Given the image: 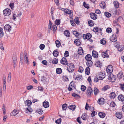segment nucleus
<instances>
[{
	"instance_id": "nucleus-4",
	"label": "nucleus",
	"mask_w": 124,
	"mask_h": 124,
	"mask_svg": "<svg viewBox=\"0 0 124 124\" xmlns=\"http://www.w3.org/2000/svg\"><path fill=\"white\" fill-rule=\"evenodd\" d=\"M86 93L88 97H90V96L93 94V90L90 87H88Z\"/></svg>"
},
{
	"instance_id": "nucleus-18",
	"label": "nucleus",
	"mask_w": 124,
	"mask_h": 124,
	"mask_svg": "<svg viewBox=\"0 0 124 124\" xmlns=\"http://www.w3.org/2000/svg\"><path fill=\"white\" fill-rule=\"evenodd\" d=\"M43 106L45 108L48 107L49 106V102L47 101H45L43 103Z\"/></svg>"
},
{
	"instance_id": "nucleus-50",
	"label": "nucleus",
	"mask_w": 124,
	"mask_h": 124,
	"mask_svg": "<svg viewBox=\"0 0 124 124\" xmlns=\"http://www.w3.org/2000/svg\"><path fill=\"white\" fill-rule=\"evenodd\" d=\"M105 15L107 17H109L111 16V14L108 12H106L104 13Z\"/></svg>"
},
{
	"instance_id": "nucleus-42",
	"label": "nucleus",
	"mask_w": 124,
	"mask_h": 124,
	"mask_svg": "<svg viewBox=\"0 0 124 124\" xmlns=\"http://www.w3.org/2000/svg\"><path fill=\"white\" fill-rule=\"evenodd\" d=\"M58 60L56 58H54L53 60L52 63L53 64H56L58 63Z\"/></svg>"
},
{
	"instance_id": "nucleus-9",
	"label": "nucleus",
	"mask_w": 124,
	"mask_h": 124,
	"mask_svg": "<svg viewBox=\"0 0 124 124\" xmlns=\"http://www.w3.org/2000/svg\"><path fill=\"white\" fill-rule=\"evenodd\" d=\"M105 75L104 73L100 72L98 75V78L99 80H102L105 78Z\"/></svg>"
},
{
	"instance_id": "nucleus-55",
	"label": "nucleus",
	"mask_w": 124,
	"mask_h": 124,
	"mask_svg": "<svg viewBox=\"0 0 124 124\" xmlns=\"http://www.w3.org/2000/svg\"><path fill=\"white\" fill-rule=\"evenodd\" d=\"M74 20L75 22L77 24H78L80 23L79 22L78 20V17H77L76 18H75V19Z\"/></svg>"
},
{
	"instance_id": "nucleus-59",
	"label": "nucleus",
	"mask_w": 124,
	"mask_h": 124,
	"mask_svg": "<svg viewBox=\"0 0 124 124\" xmlns=\"http://www.w3.org/2000/svg\"><path fill=\"white\" fill-rule=\"evenodd\" d=\"M64 56L65 57H67L69 56V52L68 51H65L64 54Z\"/></svg>"
},
{
	"instance_id": "nucleus-62",
	"label": "nucleus",
	"mask_w": 124,
	"mask_h": 124,
	"mask_svg": "<svg viewBox=\"0 0 124 124\" xmlns=\"http://www.w3.org/2000/svg\"><path fill=\"white\" fill-rule=\"evenodd\" d=\"M42 63L44 65H46L47 64V62L46 60H44L42 61Z\"/></svg>"
},
{
	"instance_id": "nucleus-38",
	"label": "nucleus",
	"mask_w": 124,
	"mask_h": 124,
	"mask_svg": "<svg viewBox=\"0 0 124 124\" xmlns=\"http://www.w3.org/2000/svg\"><path fill=\"white\" fill-rule=\"evenodd\" d=\"M105 2H102L100 4V6L102 8H105Z\"/></svg>"
},
{
	"instance_id": "nucleus-64",
	"label": "nucleus",
	"mask_w": 124,
	"mask_h": 124,
	"mask_svg": "<svg viewBox=\"0 0 124 124\" xmlns=\"http://www.w3.org/2000/svg\"><path fill=\"white\" fill-rule=\"evenodd\" d=\"M61 121V119H59L55 121V123L57 124H60Z\"/></svg>"
},
{
	"instance_id": "nucleus-44",
	"label": "nucleus",
	"mask_w": 124,
	"mask_h": 124,
	"mask_svg": "<svg viewBox=\"0 0 124 124\" xmlns=\"http://www.w3.org/2000/svg\"><path fill=\"white\" fill-rule=\"evenodd\" d=\"M93 62L91 61H88V62H86V64L87 66L89 67L91 66L93 64Z\"/></svg>"
},
{
	"instance_id": "nucleus-6",
	"label": "nucleus",
	"mask_w": 124,
	"mask_h": 124,
	"mask_svg": "<svg viewBox=\"0 0 124 124\" xmlns=\"http://www.w3.org/2000/svg\"><path fill=\"white\" fill-rule=\"evenodd\" d=\"M11 13L10 10L8 8L5 9L3 11V14L5 16H8L10 15Z\"/></svg>"
},
{
	"instance_id": "nucleus-22",
	"label": "nucleus",
	"mask_w": 124,
	"mask_h": 124,
	"mask_svg": "<svg viewBox=\"0 0 124 124\" xmlns=\"http://www.w3.org/2000/svg\"><path fill=\"white\" fill-rule=\"evenodd\" d=\"M95 65L96 66L100 67L102 65V63L100 61L98 60H97L95 63Z\"/></svg>"
},
{
	"instance_id": "nucleus-52",
	"label": "nucleus",
	"mask_w": 124,
	"mask_h": 124,
	"mask_svg": "<svg viewBox=\"0 0 124 124\" xmlns=\"http://www.w3.org/2000/svg\"><path fill=\"white\" fill-rule=\"evenodd\" d=\"M120 86V88L122 90H124V84H119Z\"/></svg>"
},
{
	"instance_id": "nucleus-63",
	"label": "nucleus",
	"mask_w": 124,
	"mask_h": 124,
	"mask_svg": "<svg viewBox=\"0 0 124 124\" xmlns=\"http://www.w3.org/2000/svg\"><path fill=\"white\" fill-rule=\"evenodd\" d=\"M82 78V76L80 75H78L76 77V78L78 80H79Z\"/></svg>"
},
{
	"instance_id": "nucleus-46",
	"label": "nucleus",
	"mask_w": 124,
	"mask_h": 124,
	"mask_svg": "<svg viewBox=\"0 0 124 124\" xmlns=\"http://www.w3.org/2000/svg\"><path fill=\"white\" fill-rule=\"evenodd\" d=\"M67 105L66 103L62 105V108L63 110H66V109Z\"/></svg>"
},
{
	"instance_id": "nucleus-7",
	"label": "nucleus",
	"mask_w": 124,
	"mask_h": 124,
	"mask_svg": "<svg viewBox=\"0 0 124 124\" xmlns=\"http://www.w3.org/2000/svg\"><path fill=\"white\" fill-rule=\"evenodd\" d=\"M83 37L84 39H90L92 37V35L90 33H88L86 34H83Z\"/></svg>"
},
{
	"instance_id": "nucleus-14",
	"label": "nucleus",
	"mask_w": 124,
	"mask_h": 124,
	"mask_svg": "<svg viewBox=\"0 0 124 124\" xmlns=\"http://www.w3.org/2000/svg\"><path fill=\"white\" fill-rule=\"evenodd\" d=\"M25 105L29 107H30L32 104L31 101L30 100H27L25 101Z\"/></svg>"
},
{
	"instance_id": "nucleus-15",
	"label": "nucleus",
	"mask_w": 124,
	"mask_h": 124,
	"mask_svg": "<svg viewBox=\"0 0 124 124\" xmlns=\"http://www.w3.org/2000/svg\"><path fill=\"white\" fill-rule=\"evenodd\" d=\"M98 54L97 52L94 50L92 51V56L93 57L97 58L98 57Z\"/></svg>"
},
{
	"instance_id": "nucleus-12",
	"label": "nucleus",
	"mask_w": 124,
	"mask_h": 124,
	"mask_svg": "<svg viewBox=\"0 0 124 124\" xmlns=\"http://www.w3.org/2000/svg\"><path fill=\"white\" fill-rule=\"evenodd\" d=\"M118 100L121 101L122 103H124V96L122 94H121L118 97Z\"/></svg>"
},
{
	"instance_id": "nucleus-17",
	"label": "nucleus",
	"mask_w": 124,
	"mask_h": 124,
	"mask_svg": "<svg viewBox=\"0 0 124 124\" xmlns=\"http://www.w3.org/2000/svg\"><path fill=\"white\" fill-rule=\"evenodd\" d=\"M101 55L103 58H108L109 57L107 53V51L102 53L101 54Z\"/></svg>"
},
{
	"instance_id": "nucleus-27",
	"label": "nucleus",
	"mask_w": 124,
	"mask_h": 124,
	"mask_svg": "<svg viewBox=\"0 0 124 124\" xmlns=\"http://www.w3.org/2000/svg\"><path fill=\"white\" fill-rule=\"evenodd\" d=\"M83 50L81 47H79L78 51V53L80 55H82L83 54Z\"/></svg>"
},
{
	"instance_id": "nucleus-29",
	"label": "nucleus",
	"mask_w": 124,
	"mask_h": 124,
	"mask_svg": "<svg viewBox=\"0 0 124 124\" xmlns=\"http://www.w3.org/2000/svg\"><path fill=\"white\" fill-rule=\"evenodd\" d=\"M98 115L100 117L103 118L105 116V114L104 113L100 112L99 113Z\"/></svg>"
},
{
	"instance_id": "nucleus-53",
	"label": "nucleus",
	"mask_w": 124,
	"mask_h": 124,
	"mask_svg": "<svg viewBox=\"0 0 124 124\" xmlns=\"http://www.w3.org/2000/svg\"><path fill=\"white\" fill-rule=\"evenodd\" d=\"M115 105L116 104L114 102L112 101L111 102L110 104V106L111 107H115Z\"/></svg>"
},
{
	"instance_id": "nucleus-20",
	"label": "nucleus",
	"mask_w": 124,
	"mask_h": 124,
	"mask_svg": "<svg viewBox=\"0 0 124 124\" xmlns=\"http://www.w3.org/2000/svg\"><path fill=\"white\" fill-rule=\"evenodd\" d=\"M92 56L90 54H87L85 57V59L87 61H90L92 59Z\"/></svg>"
},
{
	"instance_id": "nucleus-34",
	"label": "nucleus",
	"mask_w": 124,
	"mask_h": 124,
	"mask_svg": "<svg viewBox=\"0 0 124 124\" xmlns=\"http://www.w3.org/2000/svg\"><path fill=\"white\" fill-rule=\"evenodd\" d=\"M115 7L116 8H118L119 7V3L117 1H115L113 2Z\"/></svg>"
},
{
	"instance_id": "nucleus-1",
	"label": "nucleus",
	"mask_w": 124,
	"mask_h": 124,
	"mask_svg": "<svg viewBox=\"0 0 124 124\" xmlns=\"http://www.w3.org/2000/svg\"><path fill=\"white\" fill-rule=\"evenodd\" d=\"M27 62V63L28 64V58L27 55L26 51H25L24 53L23 54L22 53L20 54V61L21 64H22L23 62Z\"/></svg>"
},
{
	"instance_id": "nucleus-3",
	"label": "nucleus",
	"mask_w": 124,
	"mask_h": 124,
	"mask_svg": "<svg viewBox=\"0 0 124 124\" xmlns=\"http://www.w3.org/2000/svg\"><path fill=\"white\" fill-rule=\"evenodd\" d=\"M108 79L111 82H114L116 79L115 76L112 74H110L108 76Z\"/></svg>"
},
{
	"instance_id": "nucleus-31",
	"label": "nucleus",
	"mask_w": 124,
	"mask_h": 124,
	"mask_svg": "<svg viewBox=\"0 0 124 124\" xmlns=\"http://www.w3.org/2000/svg\"><path fill=\"white\" fill-rule=\"evenodd\" d=\"M87 115L85 113L83 114L81 116L82 119L84 120H86L87 118Z\"/></svg>"
},
{
	"instance_id": "nucleus-36",
	"label": "nucleus",
	"mask_w": 124,
	"mask_h": 124,
	"mask_svg": "<svg viewBox=\"0 0 124 124\" xmlns=\"http://www.w3.org/2000/svg\"><path fill=\"white\" fill-rule=\"evenodd\" d=\"M76 106L75 105H72L69 106V108L72 110H74L75 109Z\"/></svg>"
},
{
	"instance_id": "nucleus-33",
	"label": "nucleus",
	"mask_w": 124,
	"mask_h": 124,
	"mask_svg": "<svg viewBox=\"0 0 124 124\" xmlns=\"http://www.w3.org/2000/svg\"><path fill=\"white\" fill-rule=\"evenodd\" d=\"M94 92L95 95H97L99 93L98 89L96 87H94Z\"/></svg>"
},
{
	"instance_id": "nucleus-23",
	"label": "nucleus",
	"mask_w": 124,
	"mask_h": 124,
	"mask_svg": "<svg viewBox=\"0 0 124 124\" xmlns=\"http://www.w3.org/2000/svg\"><path fill=\"white\" fill-rule=\"evenodd\" d=\"M104 99L103 98H101L98 99V102L99 104H104Z\"/></svg>"
},
{
	"instance_id": "nucleus-41",
	"label": "nucleus",
	"mask_w": 124,
	"mask_h": 124,
	"mask_svg": "<svg viewBox=\"0 0 124 124\" xmlns=\"http://www.w3.org/2000/svg\"><path fill=\"white\" fill-rule=\"evenodd\" d=\"M117 49L119 51H122L124 49V46H120L117 48Z\"/></svg>"
},
{
	"instance_id": "nucleus-32",
	"label": "nucleus",
	"mask_w": 124,
	"mask_h": 124,
	"mask_svg": "<svg viewBox=\"0 0 124 124\" xmlns=\"http://www.w3.org/2000/svg\"><path fill=\"white\" fill-rule=\"evenodd\" d=\"M63 11L67 14L70 15L71 13V11L67 8L65 9L64 10H63Z\"/></svg>"
},
{
	"instance_id": "nucleus-58",
	"label": "nucleus",
	"mask_w": 124,
	"mask_h": 124,
	"mask_svg": "<svg viewBox=\"0 0 124 124\" xmlns=\"http://www.w3.org/2000/svg\"><path fill=\"white\" fill-rule=\"evenodd\" d=\"M39 48L41 50H43L45 48V45L43 44H41L40 45Z\"/></svg>"
},
{
	"instance_id": "nucleus-47",
	"label": "nucleus",
	"mask_w": 124,
	"mask_h": 124,
	"mask_svg": "<svg viewBox=\"0 0 124 124\" xmlns=\"http://www.w3.org/2000/svg\"><path fill=\"white\" fill-rule=\"evenodd\" d=\"M3 30L2 28L0 27V36L2 37L4 35V33L3 32Z\"/></svg>"
},
{
	"instance_id": "nucleus-40",
	"label": "nucleus",
	"mask_w": 124,
	"mask_h": 124,
	"mask_svg": "<svg viewBox=\"0 0 124 124\" xmlns=\"http://www.w3.org/2000/svg\"><path fill=\"white\" fill-rule=\"evenodd\" d=\"M52 25V23L50 20H49V23L48 26V32H49V30H51V28Z\"/></svg>"
},
{
	"instance_id": "nucleus-25",
	"label": "nucleus",
	"mask_w": 124,
	"mask_h": 124,
	"mask_svg": "<svg viewBox=\"0 0 124 124\" xmlns=\"http://www.w3.org/2000/svg\"><path fill=\"white\" fill-rule=\"evenodd\" d=\"M116 94L114 92H111L109 94V96L110 98L111 99H114L116 97Z\"/></svg>"
},
{
	"instance_id": "nucleus-45",
	"label": "nucleus",
	"mask_w": 124,
	"mask_h": 124,
	"mask_svg": "<svg viewBox=\"0 0 124 124\" xmlns=\"http://www.w3.org/2000/svg\"><path fill=\"white\" fill-rule=\"evenodd\" d=\"M57 27L55 25H53L52 26V27H51V29L53 31H55L57 30Z\"/></svg>"
},
{
	"instance_id": "nucleus-5",
	"label": "nucleus",
	"mask_w": 124,
	"mask_h": 124,
	"mask_svg": "<svg viewBox=\"0 0 124 124\" xmlns=\"http://www.w3.org/2000/svg\"><path fill=\"white\" fill-rule=\"evenodd\" d=\"M113 70V68L112 66L111 65L108 66L106 69L107 72L110 74H111Z\"/></svg>"
},
{
	"instance_id": "nucleus-30",
	"label": "nucleus",
	"mask_w": 124,
	"mask_h": 124,
	"mask_svg": "<svg viewBox=\"0 0 124 124\" xmlns=\"http://www.w3.org/2000/svg\"><path fill=\"white\" fill-rule=\"evenodd\" d=\"M53 54L54 57H56L58 56L59 53L57 50H55L53 52Z\"/></svg>"
},
{
	"instance_id": "nucleus-35",
	"label": "nucleus",
	"mask_w": 124,
	"mask_h": 124,
	"mask_svg": "<svg viewBox=\"0 0 124 124\" xmlns=\"http://www.w3.org/2000/svg\"><path fill=\"white\" fill-rule=\"evenodd\" d=\"M88 24L90 26H93L94 24L93 21L91 20H89L88 22Z\"/></svg>"
},
{
	"instance_id": "nucleus-48",
	"label": "nucleus",
	"mask_w": 124,
	"mask_h": 124,
	"mask_svg": "<svg viewBox=\"0 0 124 124\" xmlns=\"http://www.w3.org/2000/svg\"><path fill=\"white\" fill-rule=\"evenodd\" d=\"M55 23L57 25H59L60 24V21L59 19H57L55 21Z\"/></svg>"
},
{
	"instance_id": "nucleus-49",
	"label": "nucleus",
	"mask_w": 124,
	"mask_h": 124,
	"mask_svg": "<svg viewBox=\"0 0 124 124\" xmlns=\"http://www.w3.org/2000/svg\"><path fill=\"white\" fill-rule=\"evenodd\" d=\"M100 42L101 44L104 45L106 44V41L104 39H103L100 41Z\"/></svg>"
},
{
	"instance_id": "nucleus-24",
	"label": "nucleus",
	"mask_w": 124,
	"mask_h": 124,
	"mask_svg": "<svg viewBox=\"0 0 124 124\" xmlns=\"http://www.w3.org/2000/svg\"><path fill=\"white\" fill-rule=\"evenodd\" d=\"M74 43L77 46L80 45L81 44L80 40L79 39H75L74 41Z\"/></svg>"
},
{
	"instance_id": "nucleus-39",
	"label": "nucleus",
	"mask_w": 124,
	"mask_h": 124,
	"mask_svg": "<svg viewBox=\"0 0 124 124\" xmlns=\"http://www.w3.org/2000/svg\"><path fill=\"white\" fill-rule=\"evenodd\" d=\"M110 88V87L109 85H106L105 86H104L102 88V90H104V91H106L108 89H109Z\"/></svg>"
},
{
	"instance_id": "nucleus-10",
	"label": "nucleus",
	"mask_w": 124,
	"mask_h": 124,
	"mask_svg": "<svg viewBox=\"0 0 124 124\" xmlns=\"http://www.w3.org/2000/svg\"><path fill=\"white\" fill-rule=\"evenodd\" d=\"M90 16L91 19L93 20H95L97 19V15L95 13H90Z\"/></svg>"
},
{
	"instance_id": "nucleus-11",
	"label": "nucleus",
	"mask_w": 124,
	"mask_h": 124,
	"mask_svg": "<svg viewBox=\"0 0 124 124\" xmlns=\"http://www.w3.org/2000/svg\"><path fill=\"white\" fill-rule=\"evenodd\" d=\"M4 29L5 31L9 32L11 30V27L9 24H6L4 27Z\"/></svg>"
},
{
	"instance_id": "nucleus-61",
	"label": "nucleus",
	"mask_w": 124,
	"mask_h": 124,
	"mask_svg": "<svg viewBox=\"0 0 124 124\" xmlns=\"http://www.w3.org/2000/svg\"><path fill=\"white\" fill-rule=\"evenodd\" d=\"M114 45L117 48L120 46L119 43L118 42L115 43L114 44Z\"/></svg>"
},
{
	"instance_id": "nucleus-2",
	"label": "nucleus",
	"mask_w": 124,
	"mask_h": 124,
	"mask_svg": "<svg viewBox=\"0 0 124 124\" xmlns=\"http://www.w3.org/2000/svg\"><path fill=\"white\" fill-rule=\"evenodd\" d=\"M67 68L69 72L72 73L74 70V65L72 63L69 64L67 66Z\"/></svg>"
},
{
	"instance_id": "nucleus-28",
	"label": "nucleus",
	"mask_w": 124,
	"mask_h": 124,
	"mask_svg": "<svg viewBox=\"0 0 124 124\" xmlns=\"http://www.w3.org/2000/svg\"><path fill=\"white\" fill-rule=\"evenodd\" d=\"M85 73L86 74L89 75L90 72V69L89 67H87L85 69Z\"/></svg>"
},
{
	"instance_id": "nucleus-8",
	"label": "nucleus",
	"mask_w": 124,
	"mask_h": 124,
	"mask_svg": "<svg viewBox=\"0 0 124 124\" xmlns=\"http://www.w3.org/2000/svg\"><path fill=\"white\" fill-rule=\"evenodd\" d=\"M60 63L61 64L66 65L68 64V62L66 59L64 57H63L61 60Z\"/></svg>"
},
{
	"instance_id": "nucleus-21",
	"label": "nucleus",
	"mask_w": 124,
	"mask_h": 124,
	"mask_svg": "<svg viewBox=\"0 0 124 124\" xmlns=\"http://www.w3.org/2000/svg\"><path fill=\"white\" fill-rule=\"evenodd\" d=\"M124 77V75H123V73L122 72H120L117 75V77L120 79H122Z\"/></svg>"
},
{
	"instance_id": "nucleus-19",
	"label": "nucleus",
	"mask_w": 124,
	"mask_h": 124,
	"mask_svg": "<svg viewBox=\"0 0 124 124\" xmlns=\"http://www.w3.org/2000/svg\"><path fill=\"white\" fill-rule=\"evenodd\" d=\"M116 116L119 119H121L122 117V115L121 113L117 112L116 113Z\"/></svg>"
},
{
	"instance_id": "nucleus-43",
	"label": "nucleus",
	"mask_w": 124,
	"mask_h": 124,
	"mask_svg": "<svg viewBox=\"0 0 124 124\" xmlns=\"http://www.w3.org/2000/svg\"><path fill=\"white\" fill-rule=\"evenodd\" d=\"M55 44H56V46L57 47H59L61 46V43L58 40H56Z\"/></svg>"
},
{
	"instance_id": "nucleus-54",
	"label": "nucleus",
	"mask_w": 124,
	"mask_h": 124,
	"mask_svg": "<svg viewBox=\"0 0 124 124\" xmlns=\"http://www.w3.org/2000/svg\"><path fill=\"white\" fill-rule=\"evenodd\" d=\"M83 5L87 9H88L89 8V7L88 5L86 4L85 2H83Z\"/></svg>"
},
{
	"instance_id": "nucleus-13",
	"label": "nucleus",
	"mask_w": 124,
	"mask_h": 124,
	"mask_svg": "<svg viewBox=\"0 0 124 124\" xmlns=\"http://www.w3.org/2000/svg\"><path fill=\"white\" fill-rule=\"evenodd\" d=\"M117 39V37L115 35H113L111 38H110V40L111 41L113 42H115Z\"/></svg>"
},
{
	"instance_id": "nucleus-51",
	"label": "nucleus",
	"mask_w": 124,
	"mask_h": 124,
	"mask_svg": "<svg viewBox=\"0 0 124 124\" xmlns=\"http://www.w3.org/2000/svg\"><path fill=\"white\" fill-rule=\"evenodd\" d=\"M86 87L84 85H82L81 86V90L83 91H84L86 89Z\"/></svg>"
},
{
	"instance_id": "nucleus-16",
	"label": "nucleus",
	"mask_w": 124,
	"mask_h": 124,
	"mask_svg": "<svg viewBox=\"0 0 124 124\" xmlns=\"http://www.w3.org/2000/svg\"><path fill=\"white\" fill-rule=\"evenodd\" d=\"M18 113V112L16 110L14 109L12 111L10 114L11 116H16Z\"/></svg>"
},
{
	"instance_id": "nucleus-26",
	"label": "nucleus",
	"mask_w": 124,
	"mask_h": 124,
	"mask_svg": "<svg viewBox=\"0 0 124 124\" xmlns=\"http://www.w3.org/2000/svg\"><path fill=\"white\" fill-rule=\"evenodd\" d=\"M64 34L67 37H69L70 36V32L68 30H66L65 31Z\"/></svg>"
},
{
	"instance_id": "nucleus-57",
	"label": "nucleus",
	"mask_w": 124,
	"mask_h": 124,
	"mask_svg": "<svg viewBox=\"0 0 124 124\" xmlns=\"http://www.w3.org/2000/svg\"><path fill=\"white\" fill-rule=\"evenodd\" d=\"M73 34L74 35H75L76 37H77L78 36H79V33L76 31H73Z\"/></svg>"
},
{
	"instance_id": "nucleus-60",
	"label": "nucleus",
	"mask_w": 124,
	"mask_h": 124,
	"mask_svg": "<svg viewBox=\"0 0 124 124\" xmlns=\"http://www.w3.org/2000/svg\"><path fill=\"white\" fill-rule=\"evenodd\" d=\"M111 29L110 28H108L106 29V31L108 33H111Z\"/></svg>"
},
{
	"instance_id": "nucleus-37",
	"label": "nucleus",
	"mask_w": 124,
	"mask_h": 124,
	"mask_svg": "<svg viewBox=\"0 0 124 124\" xmlns=\"http://www.w3.org/2000/svg\"><path fill=\"white\" fill-rule=\"evenodd\" d=\"M56 71L57 74H60L62 72V70L61 68H58L56 69Z\"/></svg>"
},
{
	"instance_id": "nucleus-56",
	"label": "nucleus",
	"mask_w": 124,
	"mask_h": 124,
	"mask_svg": "<svg viewBox=\"0 0 124 124\" xmlns=\"http://www.w3.org/2000/svg\"><path fill=\"white\" fill-rule=\"evenodd\" d=\"M84 70V69L81 66H80L78 70V71L80 73L83 72Z\"/></svg>"
}]
</instances>
